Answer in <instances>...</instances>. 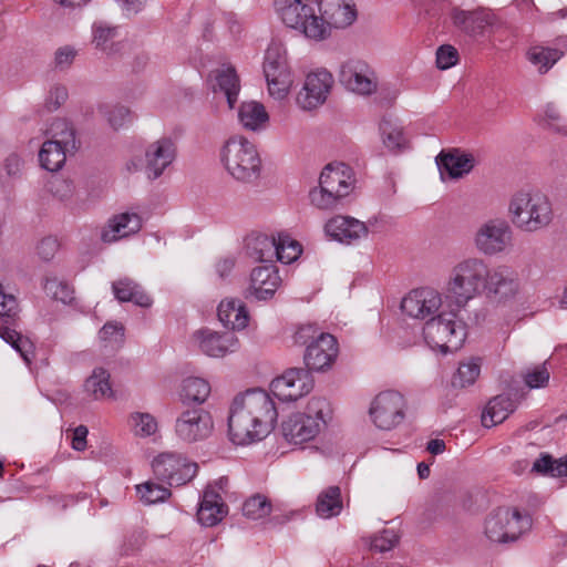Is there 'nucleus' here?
I'll list each match as a JSON object with an SVG mask.
<instances>
[{
    "label": "nucleus",
    "instance_id": "obj_38",
    "mask_svg": "<svg viewBox=\"0 0 567 567\" xmlns=\"http://www.w3.org/2000/svg\"><path fill=\"white\" fill-rule=\"evenodd\" d=\"M341 511V491L338 486H330L318 495L316 513L319 517L328 519L339 515Z\"/></svg>",
    "mask_w": 567,
    "mask_h": 567
},
{
    "label": "nucleus",
    "instance_id": "obj_55",
    "mask_svg": "<svg viewBox=\"0 0 567 567\" xmlns=\"http://www.w3.org/2000/svg\"><path fill=\"white\" fill-rule=\"evenodd\" d=\"M295 375H297V368L286 371L281 377H278L271 381V392L278 400L282 401L284 393H292Z\"/></svg>",
    "mask_w": 567,
    "mask_h": 567
},
{
    "label": "nucleus",
    "instance_id": "obj_4",
    "mask_svg": "<svg viewBox=\"0 0 567 567\" xmlns=\"http://www.w3.org/2000/svg\"><path fill=\"white\" fill-rule=\"evenodd\" d=\"M487 264L481 257H466L451 269L445 295L457 309L464 308L470 300L481 295L486 280Z\"/></svg>",
    "mask_w": 567,
    "mask_h": 567
},
{
    "label": "nucleus",
    "instance_id": "obj_22",
    "mask_svg": "<svg viewBox=\"0 0 567 567\" xmlns=\"http://www.w3.org/2000/svg\"><path fill=\"white\" fill-rule=\"evenodd\" d=\"M199 350L212 358H223L239 349V340L234 332H216L203 329L194 333Z\"/></svg>",
    "mask_w": 567,
    "mask_h": 567
},
{
    "label": "nucleus",
    "instance_id": "obj_52",
    "mask_svg": "<svg viewBox=\"0 0 567 567\" xmlns=\"http://www.w3.org/2000/svg\"><path fill=\"white\" fill-rule=\"evenodd\" d=\"M3 339L10 343L17 352L20 353L27 363L31 362L33 358V344L28 338L17 333L16 331H7L3 334Z\"/></svg>",
    "mask_w": 567,
    "mask_h": 567
},
{
    "label": "nucleus",
    "instance_id": "obj_47",
    "mask_svg": "<svg viewBox=\"0 0 567 567\" xmlns=\"http://www.w3.org/2000/svg\"><path fill=\"white\" fill-rule=\"evenodd\" d=\"M481 365L478 360L471 359L466 362H461L456 372L452 377L451 384L453 388H465L472 385L478 378Z\"/></svg>",
    "mask_w": 567,
    "mask_h": 567
},
{
    "label": "nucleus",
    "instance_id": "obj_7",
    "mask_svg": "<svg viewBox=\"0 0 567 567\" xmlns=\"http://www.w3.org/2000/svg\"><path fill=\"white\" fill-rule=\"evenodd\" d=\"M422 331L425 343L444 354L458 350L466 338V327L454 310L441 311L430 318Z\"/></svg>",
    "mask_w": 567,
    "mask_h": 567
},
{
    "label": "nucleus",
    "instance_id": "obj_60",
    "mask_svg": "<svg viewBox=\"0 0 567 567\" xmlns=\"http://www.w3.org/2000/svg\"><path fill=\"white\" fill-rule=\"evenodd\" d=\"M556 464L557 461L553 460V457L547 454L543 453L534 462L533 464V471L540 473V474H549L554 477H560L556 471Z\"/></svg>",
    "mask_w": 567,
    "mask_h": 567
},
{
    "label": "nucleus",
    "instance_id": "obj_41",
    "mask_svg": "<svg viewBox=\"0 0 567 567\" xmlns=\"http://www.w3.org/2000/svg\"><path fill=\"white\" fill-rule=\"evenodd\" d=\"M49 190L56 200L70 210L75 212L79 208L75 199V186L72 181L54 178L49 184Z\"/></svg>",
    "mask_w": 567,
    "mask_h": 567
},
{
    "label": "nucleus",
    "instance_id": "obj_62",
    "mask_svg": "<svg viewBox=\"0 0 567 567\" xmlns=\"http://www.w3.org/2000/svg\"><path fill=\"white\" fill-rule=\"evenodd\" d=\"M58 248L59 243L55 238L45 237L38 245V254L43 260L49 261L54 257Z\"/></svg>",
    "mask_w": 567,
    "mask_h": 567
},
{
    "label": "nucleus",
    "instance_id": "obj_36",
    "mask_svg": "<svg viewBox=\"0 0 567 567\" xmlns=\"http://www.w3.org/2000/svg\"><path fill=\"white\" fill-rule=\"evenodd\" d=\"M69 153L72 152L58 142L45 141L39 151L40 165L48 172H58L63 167Z\"/></svg>",
    "mask_w": 567,
    "mask_h": 567
},
{
    "label": "nucleus",
    "instance_id": "obj_50",
    "mask_svg": "<svg viewBox=\"0 0 567 567\" xmlns=\"http://www.w3.org/2000/svg\"><path fill=\"white\" fill-rule=\"evenodd\" d=\"M380 132L383 144L390 151H399L404 146L405 138L403 136L402 128L390 120L383 118L381 121Z\"/></svg>",
    "mask_w": 567,
    "mask_h": 567
},
{
    "label": "nucleus",
    "instance_id": "obj_27",
    "mask_svg": "<svg viewBox=\"0 0 567 567\" xmlns=\"http://www.w3.org/2000/svg\"><path fill=\"white\" fill-rule=\"evenodd\" d=\"M227 515V505L213 486H207L203 493L197 511V519L203 526L217 525Z\"/></svg>",
    "mask_w": 567,
    "mask_h": 567
},
{
    "label": "nucleus",
    "instance_id": "obj_61",
    "mask_svg": "<svg viewBox=\"0 0 567 567\" xmlns=\"http://www.w3.org/2000/svg\"><path fill=\"white\" fill-rule=\"evenodd\" d=\"M18 301L13 295L4 293L0 286V319L12 318L17 315Z\"/></svg>",
    "mask_w": 567,
    "mask_h": 567
},
{
    "label": "nucleus",
    "instance_id": "obj_23",
    "mask_svg": "<svg viewBox=\"0 0 567 567\" xmlns=\"http://www.w3.org/2000/svg\"><path fill=\"white\" fill-rule=\"evenodd\" d=\"M441 178L458 179L470 174L476 165L473 154L460 148L443 150L435 158Z\"/></svg>",
    "mask_w": 567,
    "mask_h": 567
},
{
    "label": "nucleus",
    "instance_id": "obj_51",
    "mask_svg": "<svg viewBox=\"0 0 567 567\" xmlns=\"http://www.w3.org/2000/svg\"><path fill=\"white\" fill-rule=\"evenodd\" d=\"M270 512V502L259 494L251 496L243 505V514L254 520L268 516Z\"/></svg>",
    "mask_w": 567,
    "mask_h": 567
},
{
    "label": "nucleus",
    "instance_id": "obj_20",
    "mask_svg": "<svg viewBox=\"0 0 567 567\" xmlns=\"http://www.w3.org/2000/svg\"><path fill=\"white\" fill-rule=\"evenodd\" d=\"M340 82L351 92L370 95L377 91V80L371 68L361 60L343 62L339 73Z\"/></svg>",
    "mask_w": 567,
    "mask_h": 567
},
{
    "label": "nucleus",
    "instance_id": "obj_56",
    "mask_svg": "<svg viewBox=\"0 0 567 567\" xmlns=\"http://www.w3.org/2000/svg\"><path fill=\"white\" fill-rule=\"evenodd\" d=\"M458 61L457 50L450 45H441L436 51V65L441 70H447L454 66Z\"/></svg>",
    "mask_w": 567,
    "mask_h": 567
},
{
    "label": "nucleus",
    "instance_id": "obj_45",
    "mask_svg": "<svg viewBox=\"0 0 567 567\" xmlns=\"http://www.w3.org/2000/svg\"><path fill=\"white\" fill-rule=\"evenodd\" d=\"M128 423L136 436L148 437L158 430V423L155 416L147 412H133L128 417Z\"/></svg>",
    "mask_w": 567,
    "mask_h": 567
},
{
    "label": "nucleus",
    "instance_id": "obj_24",
    "mask_svg": "<svg viewBox=\"0 0 567 567\" xmlns=\"http://www.w3.org/2000/svg\"><path fill=\"white\" fill-rule=\"evenodd\" d=\"M280 282L281 278L275 265L258 266L250 274V284L246 290V298L268 300L274 297Z\"/></svg>",
    "mask_w": 567,
    "mask_h": 567
},
{
    "label": "nucleus",
    "instance_id": "obj_21",
    "mask_svg": "<svg viewBox=\"0 0 567 567\" xmlns=\"http://www.w3.org/2000/svg\"><path fill=\"white\" fill-rule=\"evenodd\" d=\"M339 353L337 339L330 333L319 336L307 347L303 361L309 371L323 372L331 368Z\"/></svg>",
    "mask_w": 567,
    "mask_h": 567
},
{
    "label": "nucleus",
    "instance_id": "obj_31",
    "mask_svg": "<svg viewBox=\"0 0 567 567\" xmlns=\"http://www.w3.org/2000/svg\"><path fill=\"white\" fill-rule=\"evenodd\" d=\"M220 322L233 330H241L247 327L249 316L245 305L238 299L223 300L218 306Z\"/></svg>",
    "mask_w": 567,
    "mask_h": 567
},
{
    "label": "nucleus",
    "instance_id": "obj_49",
    "mask_svg": "<svg viewBox=\"0 0 567 567\" xmlns=\"http://www.w3.org/2000/svg\"><path fill=\"white\" fill-rule=\"evenodd\" d=\"M313 388V378L308 369H298L297 375L293 377L292 393H284L282 402L297 401L301 396L308 394Z\"/></svg>",
    "mask_w": 567,
    "mask_h": 567
},
{
    "label": "nucleus",
    "instance_id": "obj_58",
    "mask_svg": "<svg viewBox=\"0 0 567 567\" xmlns=\"http://www.w3.org/2000/svg\"><path fill=\"white\" fill-rule=\"evenodd\" d=\"M69 93L64 85L55 84L49 91L45 99V109L48 111H56L68 100Z\"/></svg>",
    "mask_w": 567,
    "mask_h": 567
},
{
    "label": "nucleus",
    "instance_id": "obj_5",
    "mask_svg": "<svg viewBox=\"0 0 567 567\" xmlns=\"http://www.w3.org/2000/svg\"><path fill=\"white\" fill-rule=\"evenodd\" d=\"M355 177L352 168L344 163L328 164L319 177V186L309 192L313 207L321 210L338 208L343 198L354 189Z\"/></svg>",
    "mask_w": 567,
    "mask_h": 567
},
{
    "label": "nucleus",
    "instance_id": "obj_43",
    "mask_svg": "<svg viewBox=\"0 0 567 567\" xmlns=\"http://www.w3.org/2000/svg\"><path fill=\"white\" fill-rule=\"evenodd\" d=\"M299 241L287 234H278L275 257L282 264H291L301 255Z\"/></svg>",
    "mask_w": 567,
    "mask_h": 567
},
{
    "label": "nucleus",
    "instance_id": "obj_17",
    "mask_svg": "<svg viewBox=\"0 0 567 567\" xmlns=\"http://www.w3.org/2000/svg\"><path fill=\"white\" fill-rule=\"evenodd\" d=\"M484 288L488 298L497 302L513 300L519 292V278L517 272L507 265L487 266Z\"/></svg>",
    "mask_w": 567,
    "mask_h": 567
},
{
    "label": "nucleus",
    "instance_id": "obj_6",
    "mask_svg": "<svg viewBox=\"0 0 567 567\" xmlns=\"http://www.w3.org/2000/svg\"><path fill=\"white\" fill-rule=\"evenodd\" d=\"M220 161L235 179L250 183L260 176L261 159L256 146L246 137L234 135L220 150Z\"/></svg>",
    "mask_w": 567,
    "mask_h": 567
},
{
    "label": "nucleus",
    "instance_id": "obj_13",
    "mask_svg": "<svg viewBox=\"0 0 567 567\" xmlns=\"http://www.w3.org/2000/svg\"><path fill=\"white\" fill-rule=\"evenodd\" d=\"M405 409L404 396L398 391L389 390L374 396L369 408V415L378 429L391 431L403 422Z\"/></svg>",
    "mask_w": 567,
    "mask_h": 567
},
{
    "label": "nucleus",
    "instance_id": "obj_28",
    "mask_svg": "<svg viewBox=\"0 0 567 567\" xmlns=\"http://www.w3.org/2000/svg\"><path fill=\"white\" fill-rule=\"evenodd\" d=\"M142 219L135 213H122L113 216L102 230L101 239L104 243H114L140 231Z\"/></svg>",
    "mask_w": 567,
    "mask_h": 567
},
{
    "label": "nucleus",
    "instance_id": "obj_2",
    "mask_svg": "<svg viewBox=\"0 0 567 567\" xmlns=\"http://www.w3.org/2000/svg\"><path fill=\"white\" fill-rule=\"evenodd\" d=\"M507 213L512 224L523 233H537L554 219L550 199L535 188H520L508 200Z\"/></svg>",
    "mask_w": 567,
    "mask_h": 567
},
{
    "label": "nucleus",
    "instance_id": "obj_10",
    "mask_svg": "<svg viewBox=\"0 0 567 567\" xmlns=\"http://www.w3.org/2000/svg\"><path fill=\"white\" fill-rule=\"evenodd\" d=\"M513 236V228L505 218H488L477 226L473 245L483 256H498L512 248Z\"/></svg>",
    "mask_w": 567,
    "mask_h": 567
},
{
    "label": "nucleus",
    "instance_id": "obj_64",
    "mask_svg": "<svg viewBox=\"0 0 567 567\" xmlns=\"http://www.w3.org/2000/svg\"><path fill=\"white\" fill-rule=\"evenodd\" d=\"M87 429L84 425L78 426L72 436V447L76 451H83L86 446Z\"/></svg>",
    "mask_w": 567,
    "mask_h": 567
},
{
    "label": "nucleus",
    "instance_id": "obj_57",
    "mask_svg": "<svg viewBox=\"0 0 567 567\" xmlns=\"http://www.w3.org/2000/svg\"><path fill=\"white\" fill-rule=\"evenodd\" d=\"M399 537L393 529H384L381 535L373 537L371 540V548L384 553L392 549L398 543Z\"/></svg>",
    "mask_w": 567,
    "mask_h": 567
},
{
    "label": "nucleus",
    "instance_id": "obj_12",
    "mask_svg": "<svg viewBox=\"0 0 567 567\" xmlns=\"http://www.w3.org/2000/svg\"><path fill=\"white\" fill-rule=\"evenodd\" d=\"M264 74L269 94L277 100L286 97L291 86L292 79L287 63L286 50L282 44L272 42L267 48L264 61Z\"/></svg>",
    "mask_w": 567,
    "mask_h": 567
},
{
    "label": "nucleus",
    "instance_id": "obj_37",
    "mask_svg": "<svg viewBox=\"0 0 567 567\" xmlns=\"http://www.w3.org/2000/svg\"><path fill=\"white\" fill-rule=\"evenodd\" d=\"M214 91H219L226 96L230 109L235 106L240 91V84L234 68L227 66L217 71Z\"/></svg>",
    "mask_w": 567,
    "mask_h": 567
},
{
    "label": "nucleus",
    "instance_id": "obj_9",
    "mask_svg": "<svg viewBox=\"0 0 567 567\" xmlns=\"http://www.w3.org/2000/svg\"><path fill=\"white\" fill-rule=\"evenodd\" d=\"M275 9L281 21L291 29L298 30L306 38L322 41L326 25L317 24L318 19L311 2L306 0H275Z\"/></svg>",
    "mask_w": 567,
    "mask_h": 567
},
{
    "label": "nucleus",
    "instance_id": "obj_54",
    "mask_svg": "<svg viewBox=\"0 0 567 567\" xmlns=\"http://www.w3.org/2000/svg\"><path fill=\"white\" fill-rule=\"evenodd\" d=\"M323 333L324 332L315 323L301 324L293 333V343L307 348L309 343H315V341L319 339V336Z\"/></svg>",
    "mask_w": 567,
    "mask_h": 567
},
{
    "label": "nucleus",
    "instance_id": "obj_18",
    "mask_svg": "<svg viewBox=\"0 0 567 567\" xmlns=\"http://www.w3.org/2000/svg\"><path fill=\"white\" fill-rule=\"evenodd\" d=\"M442 307L441 293L430 287L410 291L401 301L402 311L414 319L429 320L439 313Z\"/></svg>",
    "mask_w": 567,
    "mask_h": 567
},
{
    "label": "nucleus",
    "instance_id": "obj_59",
    "mask_svg": "<svg viewBox=\"0 0 567 567\" xmlns=\"http://www.w3.org/2000/svg\"><path fill=\"white\" fill-rule=\"evenodd\" d=\"M78 51L71 45L59 48L54 53V65L60 70L68 69L74 61Z\"/></svg>",
    "mask_w": 567,
    "mask_h": 567
},
{
    "label": "nucleus",
    "instance_id": "obj_35",
    "mask_svg": "<svg viewBox=\"0 0 567 567\" xmlns=\"http://www.w3.org/2000/svg\"><path fill=\"white\" fill-rule=\"evenodd\" d=\"M49 142H58L60 145L69 148L72 153L78 150V141L73 125L65 118H54L45 130Z\"/></svg>",
    "mask_w": 567,
    "mask_h": 567
},
{
    "label": "nucleus",
    "instance_id": "obj_16",
    "mask_svg": "<svg viewBox=\"0 0 567 567\" xmlns=\"http://www.w3.org/2000/svg\"><path fill=\"white\" fill-rule=\"evenodd\" d=\"M451 19L461 32L471 38L484 37L498 23L495 13L486 7H477L472 10L454 8Z\"/></svg>",
    "mask_w": 567,
    "mask_h": 567
},
{
    "label": "nucleus",
    "instance_id": "obj_33",
    "mask_svg": "<svg viewBox=\"0 0 567 567\" xmlns=\"http://www.w3.org/2000/svg\"><path fill=\"white\" fill-rule=\"evenodd\" d=\"M238 118L246 130L258 131L266 127L269 115L261 103L249 101L241 103L238 111Z\"/></svg>",
    "mask_w": 567,
    "mask_h": 567
},
{
    "label": "nucleus",
    "instance_id": "obj_46",
    "mask_svg": "<svg viewBox=\"0 0 567 567\" xmlns=\"http://www.w3.org/2000/svg\"><path fill=\"white\" fill-rule=\"evenodd\" d=\"M137 495L145 505L165 502L171 497V489L152 481L136 486Z\"/></svg>",
    "mask_w": 567,
    "mask_h": 567
},
{
    "label": "nucleus",
    "instance_id": "obj_25",
    "mask_svg": "<svg viewBox=\"0 0 567 567\" xmlns=\"http://www.w3.org/2000/svg\"><path fill=\"white\" fill-rule=\"evenodd\" d=\"M328 237L342 244H354L368 236L367 225L351 216L337 215L331 217L324 225Z\"/></svg>",
    "mask_w": 567,
    "mask_h": 567
},
{
    "label": "nucleus",
    "instance_id": "obj_14",
    "mask_svg": "<svg viewBox=\"0 0 567 567\" xmlns=\"http://www.w3.org/2000/svg\"><path fill=\"white\" fill-rule=\"evenodd\" d=\"M175 434L185 443L206 440L213 432L212 415L200 408L183 411L175 421Z\"/></svg>",
    "mask_w": 567,
    "mask_h": 567
},
{
    "label": "nucleus",
    "instance_id": "obj_42",
    "mask_svg": "<svg viewBox=\"0 0 567 567\" xmlns=\"http://www.w3.org/2000/svg\"><path fill=\"white\" fill-rule=\"evenodd\" d=\"M97 112L113 130H120L131 122V111L124 105L101 103Z\"/></svg>",
    "mask_w": 567,
    "mask_h": 567
},
{
    "label": "nucleus",
    "instance_id": "obj_34",
    "mask_svg": "<svg viewBox=\"0 0 567 567\" xmlns=\"http://www.w3.org/2000/svg\"><path fill=\"white\" fill-rule=\"evenodd\" d=\"M111 374L104 368H95L84 382L85 392L94 400L114 398L111 385Z\"/></svg>",
    "mask_w": 567,
    "mask_h": 567
},
{
    "label": "nucleus",
    "instance_id": "obj_32",
    "mask_svg": "<svg viewBox=\"0 0 567 567\" xmlns=\"http://www.w3.org/2000/svg\"><path fill=\"white\" fill-rule=\"evenodd\" d=\"M115 298L121 302H134L140 307L147 308L152 305L151 297L135 281L124 278L112 285Z\"/></svg>",
    "mask_w": 567,
    "mask_h": 567
},
{
    "label": "nucleus",
    "instance_id": "obj_30",
    "mask_svg": "<svg viewBox=\"0 0 567 567\" xmlns=\"http://www.w3.org/2000/svg\"><path fill=\"white\" fill-rule=\"evenodd\" d=\"M516 402L508 394L491 399L483 412L482 423L485 427L495 426L505 421L516 410Z\"/></svg>",
    "mask_w": 567,
    "mask_h": 567
},
{
    "label": "nucleus",
    "instance_id": "obj_44",
    "mask_svg": "<svg viewBox=\"0 0 567 567\" xmlns=\"http://www.w3.org/2000/svg\"><path fill=\"white\" fill-rule=\"evenodd\" d=\"M116 34L117 29L115 27H109L103 23H95L93 25V43L96 49L107 55L116 52V43L114 42Z\"/></svg>",
    "mask_w": 567,
    "mask_h": 567
},
{
    "label": "nucleus",
    "instance_id": "obj_3",
    "mask_svg": "<svg viewBox=\"0 0 567 567\" xmlns=\"http://www.w3.org/2000/svg\"><path fill=\"white\" fill-rule=\"evenodd\" d=\"M332 419V408L326 398L312 396L303 412L289 415L281 423V432L287 442L303 444L315 440Z\"/></svg>",
    "mask_w": 567,
    "mask_h": 567
},
{
    "label": "nucleus",
    "instance_id": "obj_53",
    "mask_svg": "<svg viewBox=\"0 0 567 567\" xmlns=\"http://www.w3.org/2000/svg\"><path fill=\"white\" fill-rule=\"evenodd\" d=\"M523 379L529 389L544 388L548 384L549 371L547 370L545 363L535 365L533 368L526 369V371L523 373Z\"/></svg>",
    "mask_w": 567,
    "mask_h": 567
},
{
    "label": "nucleus",
    "instance_id": "obj_39",
    "mask_svg": "<svg viewBox=\"0 0 567 567\" xmlns=\"http://www.w3.org/2000/svg\"><path fill=\"white\" fill-rule=\"evenodd\" d=\"M210 393L209 383L196 377H189L183 380L179 398L184 403H203Z\"/></svg>",
    "mask_w": 567,
    "mask_h": 567
},
{
    "label": "nucleus",
    "instance_id": "obj_26",
    "mask_svg": "<svg viewBox=\"0 0 567 567\" xmlns=\"http://www.w3.org/2000/svg\"><path fill=\"white\" fill-rule=\"evenodd\" d=\"M176 145L169 137H162L148 145L145 152L146 173L150 178H158L174 162Z\"/></svg>",
    "mask_w": 567,
    "mask_h": 567
},
{
    "label": "nucleus",
    "instance_id": "obj_15",
    "mask_svg": "<svg viewBox=\"0 0 567 567\" xmlns=\"http://www.w3.org/2000/svg\"><path fill=\"white\" fill-rule=\"evenodd\" d=\"M334 80L330 72L318 69L307 74L296 102L305 111H311L322 105L331 92Z\"/></svg>",
    "mask_w": 567,
    "mask_h": 567
},
{
    "label": "nucleus",
    "instance_id": "obj_8",
    "mask_svg": "<svg viewBox=\"0 0 567 567\" xmlns=\"http://www.w3.org/2000/svg\"><path fill=\"white\" fill-rule=\"evenodd\" d=\"M532 527L529 515L518 509L498 508L484 523V535L489 543L508 544L520 538Z\"/></svg>",
    "mask_w": 567,
    "mask_h": 567
},
{
    "label": "nucleus",
    "instance_id": "obj_63",
    "mask_svg": "<svg viewBox=\"0 0 567 567\" xmlns=\"http://www.w3.org/2000/svg\"><path fill=\"white\" fill-rule=\"evenodd\" d=\"M99 336L104 341L118 342L123 338V327L117 323H105L99 332Z\"/></svg>",
    "mask_w": 567,
    "mask_h": 567
},
{
    "label": "nucleus",
    "instance_id": "obj_11",
    "mask_svg": "<svg viewBox=\"0 0 567 567\" xmlns=\"http://www.w3.org/2000/svg\"><path fill=\"white\" fill-rule=\"evenodd\" d=\"M154 476L171 487L190 482L197 474L198 466L185 455L177 452H163L152 461Z\"/></svg>",
    "mask_w": 567,
    "mask_h": 567
},
{
    "label": "nucleus",
    "instance_id": "obj_48",
    "mask_svg": "<svg viewBox=\"0 0 567 567\" xmlns=\"http://www.w3.org/2000/svg\"><path fill=\"white\" fill-rule=\"evenodd\" d=\"M43 288L48 296L64 305H69L74 300L73 287L58 277H48Z\"/></svg>",
    "mask_w": 567,
    "mask_h": 567
},
{
    "label": "nucleus",
    "instance_id": "obj_1",
    "mask_svg": "<svg viewBox=\"0 0 567 567\" xmlns=\"http://www.w3.org/2000/svg\"><path fill=\"white\" fill-rule=\"evenodd\" d=\"M278 412L270 394L250 389L237 395L228 416V434L234 444L246 445L264 440L274 430Z\"/></svg>",
    "mask_w": 567,
    "mask_h": 567
},
{
    "label": "nucleus",
    "instance_id": "obj_40",
    "mask_svg": "<svg viewBox=\"0 0 567 567\" xmlns=\"http://www.w3.org/2000/svg\"><path fill=\"white\" fill-rule=\"evenodd\" d=\"M561 56V51L542 45L532 47L527 51L528 61L537 66L540 73H546Z\"/></svg>",
    "mask_w": 567,
    "mask_h": 567
},
{
    "label": "nucleus",
    "instance_id": "obj_29",
    "mask_svg": "<svg viewBox=\"0 0 567 567\" xmlns=\"http://www.w3.org/2000/svg\"><path fill=\"white\" fill-rule=\"evenodd\" d=\"M277 237L260 233H251L245 238L248 256L261 262H271L276 254Z\"/></svg>",
    "mask_w": 567,
    "mask_h": 567
},
{
    "label": "nucleus",
    "instance_id": "obj_19",
    "mask_svg": "<svg viewBox=\"0 0 567 567\" xmlns=\"http://www.w3.org/2000/svg\"><path fill=\"white\" fill-rule=\"evenodd\" d=\"M320 16H317L318 25H326V34L322 40L330 37L331 30L343 29L351 25L355 18L357 11L352 0H318Z\"/></svg>",
    "mask_w": 567,
    "mask_h": 567
}]
</instances>
